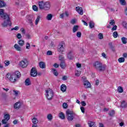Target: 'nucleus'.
<instances>
[{
	"label": "nucleus",
	"instance_id": "nucleus-1",
	"mask_svg": "<svg viewBox=\"0 0 127 127\" xmlns=\"http://www.w3.org/2000/svg\"><path fill=\"white\" fill-rule=\"evenodd\" d=\"M0 16L4 19V22L2 23L3 27H6L8 25H10V18H9V16L7 14L4 13V10L2 9H0Z\"/></svg>",
	"mask_w": 127,
	"mask_h": 127
},
{
	"label": "nucleus",
	"instance_id": "nucleus-2",
	"mask_svg": "<svg viewBox=\"0 0 127 127\" xmlns=\"http://www.w3.org/2000/svg\"><path fill=\"white\" fill-rule=\"evenodd\" d=\"M6 77L12 83H15L21 77V74L19 71H17L12 75L10 73H7Z\"/></svg>",
	"mask_w": 127,
	"mask_h": 127
},
{
	"label": "nucleus",
	"instance_id": "nucleus-3",
	"mask_svg": "<svg viewBox=\"0 0 127 127\" xmlns=\"http://www.w3.org/2000/svg\"><path fill=\"white\" fill-rule=\"evenodd\" d=\"M93 67L97 71H99L100 72L105 71V69H106V65L103 64V63L98 61L93 64Z\"/></svg>",
	"mask_w": 127,
	"mask_h": 127
},
{
	"label": "nucleus",
	"instance_id": "nucleus-4",
	"mask_svg": "<svg viewBox=\"0 0 127 127\" xmlns=\"http://www.w3.org/2000/svg\"><path fill=\"white\" fill-rule=\"evenodd\" d=\"M66 119L68 122H72L75 118V114H74V113L69 109L66 110Z\"/></svg>",
	"mask_w": 127,
	"mask_h": 127
},
{
	"label": "nucleus",
	"instance_id": "nucleus-5",
	"mask_svg": "<svg viewBox=\"0 0 127 127\" xmlns=\"http://www.w3.org/2000/svg\"><path fill=\"white\" fill-rule=\"evenodd\" d=\"M65 50V43L64 42H61L59 43L58 46V51L60 53L64 52Z\"/></svg>",
	"mask_w": 127,
	"mask_h": 127
},
{
	"label": "nucleus",
	"instance_id": "nucleus-6",
	"mask_svg": "<svg viewBox=\"0 0 127 127\" xmlns=\"http://www.w3.org/2000/svg\"><path fill=\"white\" fill-rule=\"evenodd\" d=\"M46 96L48 100H51L52 98H53V96H54L53 91H52V90L50 89H48V90H46Z\"/></svg>",
	"mask_w": 127,
	"mask_h": 127
},
{
	"label": "nucleus",
	"instance_id": "nucleus-7",
	"mask_svg": "<svg viewBox=\"0 0 127 127\" xmlns=\"http://www.w3.org/2000/svg\"><path fill=\"white\" fill-rule=\"evenodd\" d=\"M27 65H28V63L26 60L21 61L19 63V65L20 67H22V68H26Z\"/></svg>",
	"mask_w": 127,
	"mask_h": 127
},
{
	"label": "nucleus",
	"instance_id": "nucleus-8",
	"mask_svg": "<svg viewBox=\"0 0 127 127\" xmlns=\"http://www.w3.org/2000/svg\"><path fill=\"white\" fill-rule=\"evenodd\" d=\"M30 75L31 77H36L37 76V71L35 67H32L31 69Z\"/></svg>",
	"mask_w": 127,
	"mask_h": 127
},
{
	"label": "nucleus",
	"instance_id": "nucleus-9",
	"mask_svg": "<svg viewBox=\"0 0 127 127\" xmlns=\"http://www.w3.org/2000/svg\"><path fill=\"white\" fill-rule=\"evenodd\" d=\"M82 78H83V79H84V80H83L84 85V86L85 87V88H90L91 87V83H90L89 82V81H88L87 80H86V77H84Z\"/></svg>",
	"mask_w": 127,
	"mask_h": 127
},
{
	"label": "nucleus",
	"instance_id": "nucleus-10",
	"mask_svg": "<svg viewBox=\"0 0 127 127\" xmlns=\"http://www.w3.org/2000/svg\"><path fill=\"white\" fill-rule=\"evenodd\" d=\"M50 3L48 1L45 2V5L44 6V10H49L50 8Z\"/></svg>",
	"mask_w": 127,
	"mask_h": 127
},
{
	"label": "nucleus",
	"instance_id": "nucleus-11",
	"mask_svg": "<svg viewBox=\"0 0 127 127\" xmlns=\"http://www.w3.org/2000/svg\"><path fill=\"white\" fill-rule=\"evenodd\" d=\"M38 5L40 9H44L45 2L44 1H39Z\"/></svg>",
	"mask_w": 127,
	"mask_h": 127
},
{
	"label": "nucleus",
	"instance_id": "nucleus-12",
	"mask_svg": "<svg viewBox=\"0 0 127 127\" xmlns=\"http://www.w3.org/2000/svg\"><path fill=\"white\" fill-rule=\"evenodd\" d=\"M75 9L76 11L78 12L79 14H80V15H83V8H82V7H80V6H77L75 7Z\"/></svg>",
	"mask_w": 127,
	"mask_h": 127
},
{
	"label": "nucleus",
	"instance_id": "nucleus-13",
	"mask_svg": "<svg viewBox=\"0 0 127 127\" xmlns=\"http://www.w3.org/2000/svg\"><path fill=\"white\" fill-rule=\"evenodd\" d=\"M21 107V102H16L14 106V108L16 110H18V109H20Z\"/></svg>",
	"mask_w": 127,
	"mask_h": 127
},
{
	"label": "nucleus",
	"instance_id": "nucleus-14",
	"mask_svg": "<svg viewBox=\"0 0 127 127\" xmlns=\"http://www.w3.org/2000/svg\"><path fill=\"white\" fill-rule=\"evenodd\" d=\"M39 66L40 68H41L42 69H44L46 67V65L45 64V63L43 62H41L39 64Z\"/></svg>",
	"mask_w": 127,
	"mask_h": 127
},
{
	"label": "nucleus",
	"instance_id": "nucleus-15",
	"mask_svg": "<svg viewBox=\"0 0 127 127\" xmlns=\"http://www.w3.org/2000/svg\"><path fill=\"white\" fill-rule=\"evenodd\" d=\"M88 125L89 127H97V125H96V123L92 121H89L88 123Z\"/></svg>",
	"mask_w": 127,
	"mask_h": 127
},
{
	"label": "nucleus",
	"instance_id": "nucleus-16",
	"mask_svg": "<svg viewBox=\"0 0 127 127\" xmlns=\"http://www.w3.org/2000/svg\"><path fill=\"white\" fill-rule=\"evenodd\" d=\"M14 48L17 51H21V47H20V46H19L17 44H15L14 45Z\"/></svg>",
	"mask_w": 127,
	"mask_h": 127
},
{
	"label": "nucleus",
	"instance_id": "nucleus-17",
	"mask_svg": "<svg viewBox=\"0 0 127 127\" xmlns=\"http://www.w3.org/2000/svg\"><path fill=\"white\" fill-rule=\"evenodd\" d=\"M66 85L65 84H62L61 86V90L62 92H66Z\"/></svg>",
	"mask_w": 127,
	"mask_h": 127
},
{
	"label": "nucleus",
	"instance_id": "nucleus-18",
	"mask_svg": "<svg viewBox=\"0 0 127 127\" xmlns=\"http://www.w3.org/2000/svg\"><path fill=\"white\" fill-rule=\"evenodd\" d=\"M60 66L62 69H65V68H66V64H65L64 61L61 62Z\"/></svg>",
	"mask_w": 127,
	"mask_h": 127
},
{
	"label": "nucleus",
	"instance_id": "nucleus-19",
	"mask_svg": "<svg viewBox=\"0 0 127 127\" xmlns=\"http://www.w3.org/2000/svg\"><path fill=\"white\" fill-rule=\"evenodd\" d=\"M25 84L26 86H29L31 85V82H30V79H29V78H28L25 80Z\"/></svg>",
	"mask_w": 127,
	"mask_h": 127
},
{
	"label": "nucleus",
	"instance_id": "nucleus-20",
	"mask_svg": "<svg viewBox=\"0 0 127 127\" xmlns=\"http://www.w3.org/2000/svg\"><path fill=\"white\" fill-rule=\"evenodd\" d=\"M77 30H79V26L74 25L72 29V32L73 33H75V32H76Z\"/></svg>",
	"mask_w": 127,
	"mask_h": 127
},
{
	"label": "nucleus",
	"instance_id": "nucleus-21",
	"mask_svg": "<svg viewBox=\"0 0 127 127\" xmlns=\"http://www.w3.org/2000/svg\"><path fill=\"white\" fill-rule=\"evenodd\" d=\"M72 52L70 51L67 54V58L69 59V60H72V59H73V56H72Z\"/></svg>",
	"mask_w": 127,
	"mask_h": 127
},
{
	"label": "nucleus",
	"instance_id": "nucleus-22",
	"mask_svg": "<svg viewBox=\"0 0 127 127\" xmlns=\"http://www.w3.org/2000/svg\"><path fill=\"white\" fill-rule=\"evenodd\" d=\"M121 40L123 43V44H127V38L125 37H123L121 38Z\"/></svg>",
	"mask_w": 127,
	"mask_h": 127
},
{
	"label": "nucleus",
	"instance_id": "nucleus-23",
	"mask_svg": "<svg viewBox=\"0 0 127 127\" xmlns=\"http://www.w3.org/2000/svg\"><path fill=\"white\" fill-rule=\"evenodd\" d=\"M18 44L19 46H23L24 45V40H20L18 41Z\"/></svg>",
	"mask_w": 127,
	"mask_h": 127
},
{
	"label": "nucleus",
	"instance_id": "nucleus-24",
	"mask_svg": "<svg viewBox=\"0 0 127 127\" xmlns=\"http://www.w3.org/2000/svg\"><path fill=\"white\" fill-rule=\"evenodd\" d=\"M32 122L33 124H38V120L35 117H34L32 119Z\"/></svg>",
	"mask_w": 127,
	"mask_h": 127
},
{
	"label": "nucleus",
	"instance_id": "nucleus-25",
	"mask_svg": "<svg viewBox=\"0 0 127 127\" xmlns=\"http://www.w3.org/2000/svg\"><path fill=\"white\" fill-rule=\"evenodd\" d=\"M121 108H127V103H126V101H122L121 103Z\"/></svg>",
	"mask_w": 127,
	"mask_h": 127
},
{
	"label": "nucleus",
	"instance_id": "nucleus-26",
	"mask_svg": "<svg viewBox=\"0 0 127 127\" xmlns=\"http://www.w3.org/2000/svg\"><path fill=\"white\" fill-rule=\"evenodd\" d=\"M117 91L118 93H123V92H124V89L123 88V87H122V86H119L118 87Z\"/></svg>",
	"mask_w": 127,
	"mask_h": 127
},
{
	"label": "nucleus",
	"instance_id": "nucleus-27",
	"mask_svg": "<svg viewBox=\"0 0 127 127\" xmlns=\"http://www.w3.org/2000/svg\"><path fill=\"white\" fill-rule=\"evenodd\" d=\"M95 26V23L93 22V21H90L89 22V27L90 28H94Z\"/></svg>",
	"mask_w": 127,
	"mask_h": 127
},
{
	"label": "nucleus",
	"instance_id": "nucleus-28",
	"mask_svg": "<svg viewBox=\"0 0 127 127\" xmlns=\"http://www.w3.org/2000/svg\"><path fill=\"white\" fill-rule=\"evenodd\" d=\"M5 6V2L2 0H0V7H3Z\"/></svg>",
	"mask_w": 127,
	"mask_h": 127
},
{
	"label": "nucleus",
	"instance_id": "nucleus-29",
	"mask_svg": "<svg viewBox=\"0 0 127 127\" xmlns=\"http://www.w3.org/2000/svg\"><path fill=\"white\" fill-rule=\"evenodd\" d=\"M53 16L52 15V14H48L47 16V19L48 20H51V19H52Z\"/></svg>",
	"mask_w": 127,
	"mask_h": 127
},
{
	"label": "nucleus",
	"instance_id": "nucleus-30",
	"mask_svg": "<svg viewBox=\"0 0 127 127\" xmlns=\"http://www.w3.org/2000/svg\"><path fill=\"white\" fill-rule=\"evenodd\" d=\"M118 62H119V63H123L125 62V58L124 57L120 58L118 59Z\"/></svg>",
	"mask_w": 127,
	"mask_h": 127
},
{
	"label": "nucleus",
	"instance_id": "nucleus-31",
	"mask_svg": "<svg viewBox=\"0 0 127 127\" xmlns=\"http://www.w3.org/2000/svg\"><path fill=\"white\" fill-rule=\"evenodd\" d=\"M59 117L60 119H62V120H64V119H65V115H64L62 112L59 114Z\"/></svg>",
	"mask_w": 127,
	"mask_h": 127
},
{
	"label": "nucleus",
	"instance_id": "nucleus-32",
	"mask_svg": "<svg viewBox=\"0 0 127 127\" xmlns=\"http://www.w3.org/2000/svg\"><path fill=\"white\" fill-rule=\"evenodd\" d=\"M52 71H53V73L55 76H58V72H57V70L55 69H52Z\"/></svg>",
	"mask_w": 127,
	"mask_h": 127
},
{
	"label": "nucleus",
	"instance_id": "nucleus-33",
	"mask_svg": "<svg viewBox=\"0 0 127 127\" xmlns=\"http://www.w3.org/2000/svg\"><path fill=\"white\" fill-rule=\"evenodd\" d=\"M47 119L49 121H52V119H53V116H52V115L49 114L47 116Z\"/></svg>",
	"mask_w": 127,
	"mask_h": 127
},
{
	"label": "nucleus",
	"instance_id": "nucleus-34",
	"mask_svg": "<svg viewBox=\"0 0 127 127\" xmlns=\"http://www.w3.org/2000/svg\"><path fill=\"white\" fill-rule=\"evenodd\" d=\"M32 8L34 11H38V7L37 6H36V5H33Z\"/></svg>",
	"mask_w": 127,
	"mask_h": 127
},
{
	"label": "nucleus",
	"instance_id": "nucleus-35",
	"mask_svg": "<svg viewBox=\"0 0 127 127\" xmlns=\"http://www.w3.org/2000/svg\"><path fill=\"white\" fill-rule=\"evenodd\" d=\"M119 34H118V32L117 31H115L114 32L113 34V37H114V38H117V37H118Z\"/></svg>",
	"mask_w": 127,
	"mask_h": 127
},
{
	"label": "nucleus",
	"instance_id": "nucleus-36",
	"mask_svg": "<svg viewBox=\"0 0 127 127\" xmlns=\"http://www.w3.org/2000/svg\"><path fill=\"white\" fill-rule=\"evenodd\" d=\"M39 20H40V16H38L35 20L36 25H37V24H38V22H39Z\"/></svg>",
	"mask_w": 127,
	"mask_h": 127
},
{
	"label": "nucleus",
	"instance_id": "nucleus-37",
	"mask_svg": "<svg viewBox=\"0 0 127 127\" xmlns=\"http://www.w3.org/2000/svg\"><path fill=\"white\" fill-rule=\"evenodd\" d=\"M119 1L122 5H126V0H119Z\"/></svg>",
	"mask_w": 127,
	"mask_h": 127
},
{
	"label": "nucleus",
	"instance_id": "nucleus-38",
	"mask_svg": "<svg viewBox=\"0 0 127 127\" xmlns=\"http://www.w3.org/2000/svg\"><path fill=\"white\" fill-rule=\"evenodd\" d=\"M4 119L5 120H6L7 121H8L9 120V114H6L4 116Z\"/></svg>",
	"mask_w": 127,
	"mask_h": 127
},
{
	"label": "nucleus",
	"instance_id": "nucleus-39",
	"mask_svg": "<svg viewBox=\"0 0 127 127\" xmlns=\"http://www.w3.org/2000/svg\"><path fill=\"white\" fill-rule=\"evenodd\" d=\"M98 38L99 39H103V38H104V35H103V34L100 33L98 34Z\"/></svg>",
	"mask_w": 127,
	"mask_h": 127
},
{
	"label": "nucleus",
	"instance_id": "nucleus-40",
	"mask_svg": "<svg viewBox=\"0 0 127 127\" xmlns=\"http://www.w3.org/2000/svg\"><path fill=\"white\" fill-rule=\"evenodd\" d=\"M4 64H5V66H8V65H9V64H10V62H9V61H5L4 62Z\"/></svg>",
	"mask_w": 127,
	"mask_h": 127
},
{
	"label": "nucleus",
	"instance_id": "nucleus-41",
	"mask_svg": "<svg viewBox=\"0 0 127 127\" xmlns=\"http://www.w3.org/2000/svg\"><path fill=\"white\" fill-rule=\"evenodd\" d=\"M109 115L111 117H113V116H114V115H115V111L112 110V111H110V113H109Z\"/></svg>",
	"mask_w": 127,
	"mask_h": 127
},
{
	"label": "nucleus",
	"instance_id": "nucleus-42",
	"mask_svg": "<svg viewBox=\"0 0 127 127\" xmlns=\"http://www.w3.org/2000/svg\"><path fill=\"white\" fill-rule=\"evenodd\" d=\"M109 23H110V25H115V20H114V19L111 20Z\"/></svg>",
	"mask_w": 127,
	"mask_h": 127
},
{
	"label": "nucleus",
	"instance_id": "nucleus-43",
	"mask_svg": "<svg viewBox=\"0 0 127 127\" xmlns=\"http://www.w3.org/2000/svg\"><path fill=\"white\" fill-rule=\"evenodd\" d=\"M76 36L77 37H78V38H80V37L82 36V33H81V32H77L76 33Z\"/></svg>",
	"mask_w": 127,
	"mask_h": 127
},
{
	"label": "nucleus",
	"instance_id": "nucleus-44",
	"mask_svg": "<svg viewBox=\"0 0 127 127\" xmlns=\"http://www.w3.org/2000/svg\"><path fill=\"white\" fill-rule=\"evenodd\" d=\"M59 60H60L61 62H62V61H64V57L62 55H60L59 56Z\"/></svg>",
	"mask_w": 127,
	"mask_h": 127
},
{
	"label": "nucleus",
	"instance_id": "nucleus-45",
	"mask_svg": "<svg viewBox=\"0 0 127 127\" xmlns=\"http://www.w3.org/2000/svg\"><path fill=\"white\" fill-rule=\"evenodd\" d=\"M18 29H19V26H15V27L13 28H11V30L12 31V30H15V31H17L18 30Z\"/></svg>",
	"mask_w": 127,
	"mask_h": 127
},
{
	"label": "nucleus",
	"instance_id": "nucleus-46",
	"mask_svg": "<svg viewBox=\"0 0 127 127\" xmlns=\"http://www.w3.org/2000/svg\"><path fill=\"white\" fill-rule=\"evenodd\" d=\"M63 107L64 109H67L68 108V105L66 103H64L63 104Z\"/></svg>",
	"mask_w": 127,
	"mask_h": 127
},
{
	"label": "nucleus",
	"instance_id": "nucleus-47",
	"mask_svg": "<svg viewBox=\"0 0 127 127\" xmlns=\"http://www.w3.org/2000/svg\"><path fill=\"white\" fill-rule=\"evenodd\" d=\"M28 23H29V24H30V25L31 26L33 25V22L32 21V19H29L28 20Z\"/></svg>",
	"mask_w": 127,
	"mask_h": 127
},
{
	"label": "nucleus",
	"instance_id": "nucleus-48",
	"mask_svg": "<svg viewBox=\"0 0 127 127\" xmlns=\"http://www.w3.org/2000/svg\"><path fill=\"white\" fill-rule=\"evenodd\" d=\"M26 49H30V44L29 43H27L26 45Z\"/></svg>",
	"mask_w": 127,
	"mask_h": 127
},
{
	"label": "nucleus",
	"instance_id": "nucleus-49",
	"mask_svg": "<svg viewBox=\"0 0 127 127\" xmlns=\"http://www.w3.org/2000/svg\"><path fill=\"white\" fill-rule=\"evenodd\" d=\"M70 23L71 24H75V23H76V19H72L70 21Z\"/></svg>",
	"mask_w": 127,
	"mask_h": 127
},
{
	"label": "nucleus",
	"instance_id": "nucleus-50",
	"mask_svg": "<svg viewBox=\"0 0 127 127\" xmlns=\"http://www.w3.org/2000/svg\"><path fill=\"white\" fill-rule=\"evenodd\" d=\"M8 121V120H6V119H3L2 120V123L3 124V125H5V124L7 123Z\"/></svg>",
	"mask_w": 127,
	"mask_h": 127
},
{
	"label": "nucleus",
	"instance_id": "nucleus-51",
	"mask_svg": "<svg viewBox=\"0 0 127 127\" xmlns=\"http://www.w3.org/2000/svg\"><path fill=\"white\" fill-rule=\"evenodd\" d=\"M16 37H17V38H18V39H20L22 37L21 34L18 33L16 35Z\"/></svg>",
	"mask_w": 127,
	"mask_h": 127
},
{
	"label": "nucleus",
	"instance_id": "nucleus-52",
	"mask_svg": "<svg viewBox=\"0 0 127 127\" xmlns=\"http://www.w3.org/2000/svg\"><path fill=\"white\" fill-rule=\"evenodd\" d=\"M117 28H118V26H117V25H115L112 28V31H114L115 30H117Z\"/></svg>",
	"mask_w": 127,
	"mask_h": 127
},
{
	"label": "nucleus",
	"instance_id": "nucleus-53",
	"mask_svg": "<svg viewBox=\"0 0 127 127\" xmlns=\"http://www.w3.org/2000/svg\"><path fill=\"white\" fill-rule=\"evenodd\" d=\"M15 96H18V91L17 90H13V91Z\"/></svg>",
	"mask_w": 127,
	"mask_h": 127
},
{
	"label": "nucleus",
	"instance_id": "nucleus-54",
	"mask_svg": "<svg viewBox=\"0 0 127 127\" xmlns=\"http://www.w3.org/2000/svg\"><path fill=\"white\" fill-rule=\"evenodd\" d=\"M20 31L23 33V34H25V30L24 29V28H22L20 29Z\"/></svg>",
	"mask_w": 127,
	"mask_h": 127
},
{
	"label": "nucleus",
	"instance_id": "nucleus-55",
	"mask_svg": "<svg viewBox=\"0 0 127 127\" xmlns=\"http://www.w3.org/2000/svg\"><path fill=\"white\" fill-rule=\"evenodd\" d=\"M102 56L103 57V58H105V59H107V55L105 53H103L102 54Z\"/></svg>",
	"mask_w": 127,
	"mask_h": 127
},
{
	"label": "nucleus",
	"instance_id": "nucleus-56",
	"mask_svg": "<svg viewBox=\"0 0 127 127\" xmlns=\"http://www.w3.org/2000/svg\"><path fill=\"white\" fill-rule=\"evenodd\" d=\"M81 106H82V107H85V106H86V102L85 101H82L81 102Z\"/></svg>",
	"mask_w": 127,
	"mask_h": 127
},
{
	"label": "nucleus",
	"instance_id": "nucleus-57",
	"mask_svg": "<svg viewBox=\"0 0 127 127\" xmlns=\"http://www.w3.org/2000/svg\"><path fill=\"white\" fill-rule=\"evenodd\" d=\"M67 79H68V77H67V76H64L62 78V80H63V81H66Z\"/></svg>",
	"mask_w": 127,
	"mask_h": 127
},
{
	"label": "nucleus",
	"instance_id": "nucleus-58",
	"mask_svg": "<svg viewBox=\"0 0 127 127\" xmlns=\"http://www.w3.org/2000/svg\"><path fill=\"white\" fill-rule=\"evenodd\" d=\"M52 55V52L51 51H48L47 52V55Z\"/></svg>",
	"mask_w": 127,
	"mask_h": 127
},
{
	"label": "nucleus",
	"instance_id": "nucleus-59",
	"mask_svg": "<svg viewBox=\"0 0 127 127\" xmlns=\"http://www.w3.org/2000/svg\"><path fill=\"white\" fill-rule=\"evenodd\" d=\"M80 110H81L82 113H85V108L83 107H81Z\"/></svg>",
	"mask_w": 127,
	"mask_h": 127
},
{
	"label": "nucleus",
	"instance_id": "nucleus-60",
	"mask_svg": "<svg viewBox=\"0 0 127 127\" xmlns=\"http://www.w3.org/2000/svg\"><path fill=\"white\" fill-rule=\"evenodd\" d=\"M76 66L77 67V68H80L82 65H81V64L77 63Z\"/></svg>",
	"mask_w": 127,
	"mask_h": 127
},
{
	"label": "nucleus",
	"instance_id": "nucleus-61",
	"mask_svg": "<svg viewBox=\"0 0 127 127\" xmlns=\"http://www.w3.org/2000/svg\"><path fill=\"white\" fill-rule=\"evenodd\" d=\"M82 22L84 23V25H86V26H88V23L86 22V21L82 20Z\"/></svg>",
	"mask_w": 127,
	"mask_h": 127
},
{
	"label": "nucleus",
	"instance_id": "nucleus-62",
	"mask_svg": "<svg viewBox=\"0 0 127 127\" xmlns=\"http://www.w3.org/2000/svg\"><path fill=\"white\" fill-rule=\"evenodd\" d=\"M26 38H28V39H30V38H31L30 37V35H29V34H27L26 35Z\"/></svg>",
	"mask_w": 127,
	"mask_h": 127
},
{
	"label": "nucleus",
	"instance_id": "nucleus-63",
	"mask_svg": "<svg viewBox=\"0 0 127 127\" xmlns=\"http://www.w3.org/2000/svg\"><path fill=\"white\" fill-rule=\"evenodd\" d=\"M18 121H17V120H15L13 122V124L14 125H16V124H17Z\"/></svg>",
	"mask_w": 127,
	"mask_h": 127
},
{
	"label": "nucleus",
	"instance_id": "nucleus-64",
	"mask_svg": "<svg viewBox=\"0 0 127 127\" xmlns=\"http://www.w3.org/2000/svg\"><path fill=\"white\" fill-rule=\"evenodd\" d=\"M99 127H104V125H103V124L99 123Z\"/></svg>",
	"mask_w": 127,
	"mask_h": 127
}]
</instances>
